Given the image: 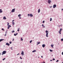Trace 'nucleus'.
<instances>
[{
  "label": "nucleus",
  "instance_id": "nucleus-1",
  "mask_svg": "<svg viewBox=\"0 0 63 63\" xmlns=\"http://www.w3.org/2000/svg\"><path fill=\"white\" fill-rule=\"evenodd\" d=\"M46 37H48V31H47V30L46 31Z\"/></svg>",
  "mask_w": 63,
  "mask_h": 63
},
{
  "label": "nucleus",
  "instance_id": "nucleus-2",
  "mask_svg": "<svg viewBox=\"0 0 63 63\" xmlns=\"http://www.w3.org/2000/svg\"><path fill=\"white\" fill-rule=\"evenodd\" d=\"M28 16H31V17H32V16H33V15H32V14H28Z\"/></svg>",
  "mask_w": 63,
  "mask_h": 63
},
{
  "label": "nucleus",
  "instance_id": "nucleus-3",
  "mask_svg": "<svg viewBox=\"0 0 63 63\" xmlns=\"http://www.w3.org/2000/svg\"><path fill=\"white\" fill-rule=\"evenodd\" d=\"M6 53V51H3V54H2V55H3V54H5Z\"/></svg>",
  "mask_w": 63,
  "mask_h": 63
},
{
  "label": "nucleus",
  "instance_id": "nucleus-4",
  "mask_svg": "<svg viewBox=\"0 0 63 63\" xmlns=\"http://www.w3.org/2000/svg\"><path fill=\"white\" fill-rule=\"evenodd\" d=\"M15 11V9H13L12 11V13H13V12H14Z\"/></svg>",
  "mask_w": 63,
  "mask_h": 63
},
{
  "label": "nucleus",
  "instance_id": "nucleus-5",
  "mask_svg": "<svg viewBox=\"0 0 63 63\" xmlns=\"http://www.w3.org/2000/svg\"><path fill=\"white\" fill-rule=\"evenodd\" d=\"M62 29L61 28L59 31V33H60V34H61V31H62Z\"/></svg>",
  "mask_w": 63,
  "mask_h": 63
},
{
  "label": "nucleus",
  "instance_id": "nucleus-6",
  "mask_svg": "<svg viewBox=\"0 0 63 63\" xmlns=\"http://www.w3.org/2000/svg\"><path fill=\"white\" fill-rule=\"evenodd\" d=\"M11 27V26L10 25H9L8 26V29H9V28H10V27Z\"/></svg>",
  "mask_w": 63,
  "mask_h": 63
},
{
  "label": "nucleus",
  "instance_id": "nucleus-7",
  "mask_svg": "<svg viewBox=\"0 0 63 63\" xmlns=\"http://www.w3.org/2000/svg\"><path fill=\"white\" fill-rule=\"evenodd\" d=\"M56 7V4L54 5L53 6V8H55V7Z\"/></svg>",
  "mask_w": 63,
  "mask_h": 63
},
{
  "label": "nucleus",
  "instance_id": "nucleus-8",
  "mask_svg": "<svg viewBox=\"0 0 63 63\" xmlns=\"http://www.w3.org/2000/svg\"><path fill=\"white\" fill-rule=\"evenodd\" d=\"M48 0V2L49 4L51 2V1L50 0Z\"/></svg>",
  "mask_w": 63,
  "mask_h": 63
},
{
  "label": "nucleus",
  "instance_id": "nucleus-9",
  "mask_svg": "<svg viewBox=\"0 0 63 63\" xmlns=\"http://www.w3.org/2000/svg\"><path fill=\"white\" fill-rule=\"evenodd\" d=\"M3 12V11L2 10V9H0V13H2Z\"/></svg>",
  "mask_w": 63,
  "mask_h": 63
},
{
  "label": "nucleus",
  "instance_id": "nucleus-10",
  "mask_svg": "<svg viewBox=\"0 0 63 63\" xmlns=\"http://www.w3.org/2000/svg\"><path fill=\"white\" fill-rule=\"evenodd\" d=\"M6 45H7V46H10V44L8 43H6Z\"/></svg>",
  "mask_w": 63,
  "mask_h": 63
},
{
  "label": "nucleus",
  "instance_id": "nucleus-11",
  "mask_svg": "<svg viewBox=\"0 0 63 63\" xmlns=\"http://www.w3.org/2000/svg\"><path fill=\"white\" fill-rule=\"evenodd\" d=\"M46 45L45 44H43L42 45V47H45V46Z\"/></svg>",
  "mask_w": 63,
  "mask_h": 63
},
{
  "label": "nucleus",
  "instance_id": "nucleus-12",
  "mask_svg": "<svg viewBox=\"0 0 63 63\" xmlns=\"http://www.w3.org/2000/svg\"><path fill=\"white\" fill-rule=\"evenodd\" d=\"M3 19H6V16H4L3 17Z\"/></svg>",
  "mask_w": 63,
  "mask_h": 63
},
{
  "label": "nucleus",
  "instance_id": "nucleus-13",
  "mask_svg": "<svg viewBox=\"0 0 63 63\" xmlns=\"http://www.w3.org/2000/svg\"><path fill=\"white\" fill-rule=\"evenodd\" d=\"M40 12V9H39L38 10V13H39Z\"/></svg>",
  "mask_w": 63,
  "mask_h": 63
},
{
  "label": "nucleus",
  "instance_id": "nucleus-14",
  "mask_svg": "<svg viewBox=\"0 0 63 63\" xmlns=\"http://www.w3.org/2000/svg\"><path fill=\"white\" fill-rule=\"evenodd\" d=\"M42 27H43V28H45V26L44 25L42 24Z\"/></svg>",
  "mask_w": 63,
  "mask_h": 63
},
{
  "label": "nucleus",
  "instance_id": "nucleus-15",
  "mask_svg": "<svg viewBox=\"0 0 63 63\" xmlns=\"http://www.w3.org/2000/svg\"><path fill=\"white\" fill-rule=\"evenodd\" d=\"M39 44H40V42H38L37 43V45H39Z\"/></svg>",
  "mask_w": 63,
  "mask_h": 63
},
{
  "label": "nucleus",
  "instance_id": "nucleus-16",
  "mask_svg": "<svg viewBox=\"0 0 63 63\" xmlns=\"http://www.w3.org/2000/svg\"><path fill=\"white\" fill-rule=\"evenodd\" d=\"M24 52H23V51H22L21 53V54H22V55H23L24 54Z\"/></svg>",
  "mask_w": 63,
  "mask_h": 63
},
{
  "label": "nucleus",
  "instance_id": "nucleus-17",
  "mask_svg": "<svg viewBox=\"0 0 63 63\" xmlns=\"http://www.w3.org/2000/svg\"><path fill=\"white\" fill-rule=\"evenodd\" d=\"M4 40V39H0V42H1V41H2Z\"/></svg>",
  "mask_w": 63,
  "mask_h": 63
},
{
  "label": "nucleus",
  "instance_id": "nucleus-18",
  "mask_svg": "<svg viewBox=\"0 0 63 63\" xmlns=\"http://www.w3.org/2000/svg\"><path fill=\"white\" fill-rule=\"evenodd\" d=\"M36 50H34L32 51V52H36Z\"/></svg>",
  "mask_w": 63,
  "mask_h": 63
},
{
  "label": "nucleus",
  "instance_id": "nucleus-19",
  "mask_svg": "<svg viewBox=\"0 0 63 63\" xmlns=\"http://www.w3.org/2000/svg\"><path fill=\"white\" fill-rule=\"evenodd\" d=\"M53 46H54L53 45H51V46L52 47H53Z\"/></svg>",
  "mask_w": 63,
  "mask_h": 63
},
{
  "label": "nucleus",
  "instance_id": "nucleus-20",
  "mask_svg": "<svg viewBox=\"0 0 63 63\" xmlns=\"http://www.w3.org/2000/svg\"><path fill=\"white\" fill-rule=\"evenodd\" d=\"M18 17H20V16H21V14H19L18 15Z\"/></svg>",
  "mask_w": 63,
  "mask_h": 63
},
{
  "label": "nucleus",
  "instance_id": "nucleus-21",
  "mask_svg": "<svg viewBox=\"0 0 63 63\" xmlns=\"http://www.w3.org/2000/svg\"><path fill=\"white\" fill-rule=\"evenodd\" d=\"M49 50L51 52H52L53 51L51 49H50Z\"/></svg>",
  "mask_w": 63,
  "mask_h": 63
},
{
  "label": "nucleus",
  "instance_id": "nucleus-22",
  "mask_svg": "<svg viewBox=\"0 0 63 63\" xmlns=\"http://www.w3.org/2000/svg\"><path fill=\"white\" fill-rule=\"evenodd\" d=\"M12 23L13 25H15V23H14V22H12Z\"/></svg>",
  "mask_w": 63,
  "mask_h": 63
},
{
  "label": "nucleus",
  "instance_id": "nucleus-23",
  "mask_svg": "<svg viewBox=\"0 0 63 63\" xmlns=\"http://www.w3.org/2000/svg\"><path fill=\"white\" fill-rule=\"evenodd\" d=\"M19 29H20L19 28L17 30V31H18V32H19Z\"/></svg>",
  "mask_w": 63,
  "mask_h": 63
},
{
  "label": "nucleus",
  "instance_id": "nucleus-24",
  "mask_svg": "<svg viewBox=\"0 0 63 63\" xmlns=\"http://www.w3.org/2000/svg\"><path fill=\"white\" fill-rule=\"evenodd\" d=\"M7 26H8L9 25V23H8V22H7Z\"/></svg>",
  "mask_w": 63,
  "mask_h": 63
},
{
  "label": "nucleus",
  "instance_id": "nucleus-25",
  "mask_svg": "<svg viewBox=\"0 0 63 63\" xmlns=\"http://www.w3.org/2000/svg\"><path fill=\"white\" fill-rule=\"evenodd\" d=\"M52 18H50V21H51V20H52Z\"/></svg>",
  "mask_w": 63,
  "mask_h": 63
},
{
  "label": "nucleus",
  "instance_id": "nucleus-26",
  "mask_svg": "<svg viewBox=\"0 0 63 63\" xmlns=\"http://www.w3.org/2000/svg\"><path fill=\"white\" fill-rule=\"evenodd\" d=\"M14 32H15V31H12V33H14Z\"/></svg>",
  "mask_w": 63,
  "mask_h": 63
},
{
  "label": "nucleus",
  "instance_id": "nucleus-27",
  "mask_svg": "<svg viewBox=\"0 0 63 63\" xmlns=\"http://www.w3.org/2000/svg\"><path fill=\"white\" fill-rule=\"evenodd\" d=\"M32 40H31V41H30V43H32Z\"/></svg>",
  "mask_w": 63,
  "mask_h": 63
},
{
  "label": "nucleus",
  "instance_id": "nucleus-28",
  "mask_svg": "<svg viewBox=\"0 0 63 63\" xmlns=\"http://www.w3.org/2000/svg\"><path fill=\"white\" fill-rule=\"evenodd\" d=\"M21 41L23 40V39H22V37H21Z\"/></svg>",
  "mask_w": 63,
  "mask_h": 63
},
{
  "label": "nucleus",
  "instance_id": "nucleus-29",
  "mask_svg": "<svg viewBox=\"0 0 63 63\" xmlns=\"http://www.w3.org/2000/svg\"><path fill=\"white\" fill-rule=\"evenodd\" d=\"M6 59V58H4V59H3L2 60L4 61V60H5V59Z\"/></svg>",
  "mask_w": 63,
  "mask_h": 63
},
{
  "label": "nucleus",
  "instance_id": "nucleus-30",
  "mask_svg": "<svg viewBox=\"0 0 63 63\" xmlns=\"http://www.w3.org/2000/svg\"><path fill=\"white\" fill-rule=\"evenodd\" d=\"M61 41H63V38H62L61 39Z\"/></svg>",
  "mask_w": 63,
  "mask_h": 63
},
{
  "label": "nucleus",
  "instance_id": "nucleus-31",
  "mask_svg": "<svg viewBox=\"0 0 63 63\" xmlns=\"http://www.w3.org/2000/svg\"><path fill=\"white\" fill-rule=\"evenodd\" d=\"M43 23H45V21H43Z\"/></svg>",
  "mask_w": 63,
  "mask_h": 63
},
{
  "label": "nucleus",
  "instance_id": "nucleus-32",
  "mask_svg": "<svg viewBox=\"0 0 63 63\" xmlns=\"http://www.w3.org/2000/svg\"><path fill=\"white\" fill-rule=\"evenodd\" d=\"M10 44H12V42H9Z\"/></svg>",
  "mask_w": 63,
  "mask_h": 63
},
{
  "label": "nucleus",
  "instance_id": "nucleus-33",
  "mask_svg": "<svg viewBox=\"0 0 63 63\" xmlns=\"http://www.w3.org/2000/svg\"><path fill=\"white\" fill-rule=\"evenodd\" d=\"M14 35L16 36V33H15L14 34Z\"/></svg>",
  "mask_w": 63,
  "mask_h": 63
},
{
  "label": "nucleus",
  "instance_id": "nucleus-34",
  "mask_svg": "<svg viewBox=\"0 0 63 63\" xmlns=\"http://www.w3.org/2000/svg\"><path fill=\"white\" fill-rule=\"evenodd\" d=\"M20 58L21 59H22V58L21 57H20Z\"/></svg>",
  "mask_w": 63,
  "mask_h": 63
},
{
  "label": "nucleus",
  "instance_id": "nucleus-35",
  "mask_svg": "<svg viewBox=\"0 0 63 63\" xmlns=\"http://www.w3.org/2000/svg\"><path fill=\"white\" fill-rule=\"evenodd\" d=\"M19 19H21V17H19Z\"/></svg>",
  "mask_w": 63,
  "mask_h": 63
},
{
  "label": "nucleus",
  "instance_id": "nucleus-36",
  "mask_svg": "<svg viewBox=\"0 0 63 63\" xmlns=\"http://www.w3.org/2000/svg\"><path fill=\"white\" fill-rule=\"evenodd\" d=\"M58 61H59L58 60H57L56 61L57 62H58Z\"/></svg>",
  "mask_w": 63,
  "mask_h": 63
},
{
  "label": "nucleus",
  "instance_id": "nucleus-37",
  "mask_svg": "<svg viewBox=\"0 0 63 63\" xmlns=\"http://www.w3.org/2000/svg\"><path fill=\"white\" fill-rule=\"evenodd\" d=\"M2 30H3V31H4V30L2 28Z\"/></svg>",
  "mask_w": 63,
  "mask_h": 63
},
{
  "label": "nucleus",
  "instance_id": "nucleus-38",
  "mask_svg": "<svg viewBox=\"0 0 63 63\" xmlns=\"http://www.w3.org/2000/svg\"><path fill=\"white\" fill-rule=\"evenodd\" d=\"M53 60H55V59H53Z\"/></svg>",
  "mask_w": 63,
  "mask_h": 63
},
{
  "label": "nucleus",
  "instance_id": "nucleus-39",
  "mask_svg": "<svg viewBox=\"0 0 63 63\" xmlns=\"http://www.w3.org/2000/svg\"><path fill=\"white\" fill-rule=\"evenodd\" d=\"M14 20H13L12 21V22H14Z\"/></svg>",
  "mask_w": 63,
  "mask_h": 63
},
{
  "label": "nucleus",
  "instance_id": "nucleus-40",
  "mask_svg": "<svg viewBox=\"0 0 63 63\" xmlns=\"http://www.w3.org/2000/svg\"><path fill=\"white\" fill-rule=\"evenodd\" d=\"M18 34V33H16V35H17Z\"/></svg>",
  "mask_w": 63,
  "mask_h": 63
},
{
  "label": "nucleus",
  "instance_id": "nucleus-41",
  "mask_svg": "<svg viewBox=\"0 0 63 63\" xmlns=\"http://www.w3.org/2000/svg\"><path fill=\"white\" fill-rule=\"evenodd\" d=\"M62 54L63 55V52L62 53Z\"/></svg>",
  "mask_w": 63,
  "mask_h": 63
},
{
  "label": "nucleus",
  "instance_id": "nucleus-42",
  "mask_svg": "<svg viewBox=\"0 0 63 63\" xmlns=\"http://www.w3.org/2000/svg\"><path fill=\"white\" fill-rule=\"evenodd\" d=\"M19 53H18V54H17V55H19Z\"/></svg>",
  "mask_w": 63,
  "mask_h": 63
},
{
  "label": "nucleus",
  "instance_id": "nucleus-43",
  "mask_svg": "<svg viewBox=\"0 0 63 63\" xmlns=\"http://www.w3.org/2000/svg\"><path fill=\"white\" fill-rule=\"evenodd\" d=\"M4 35H5V36H6V34H5Z\"/></svg>",
  "mask_w": 63,
  "mask_h": 63
},
{
  "label": "nucleus",
  "instance_id": "nucleus-44",
  "mask_svg": "<svg viewBox=\"0 0 63 63\" xmlns=\"http://www.w3.org/2000/svg\"><path fill=\"white\" fill-rule=\"evenodd\" d=\"M14 38L13 39V41H14Z\"/></svg>",
  "mask_w": 63,
  "mask_h": 63
},
{
  "label": "nucleus",
  "instance_id": "nucleus-45",
  "mask_svg": "<svg viewBox=\"0 0 63 63\" xmlns=\"http://www.w3.org/2000/svg\"><path fill=\"white\" fill-rule=\"evenodd\" d=\"M41 57H42V58H43V56H41Z\"/></svg>",
  "mask_w": 63,
  "mask_h": 63
},
{
  "label": "nucleus",
  "instance_id": "nucleus-46",
  "mask_svg": "<svg viewBox=\"0 0 63 63\" xmlns=\"http://www.w3.org/2000/svg\"><path fill=\"white\" fill-rule=\"evenodd\" d=\"M51 7H52V6H51L50 7V8H51Z\"/></svg>",
  "mask_w": 63,
  "mask_h": 63
},
{
  "label": "nucleus",
  "instance_id": "nucleus-47",
  "mask_svg": "<svg viewBox=\"0 0 63 63\" xmlns=\"http://www.w3.org/2000/svg\"><path fill=\"white\" fill-rule=\"evenodd\" d=\"M62 11H63V9H62Z\"/></svg>",
  "mask_w": 63,
  "mask_h": 63
},
{
  "label": "nucleus",
  "instance_id": "nucleus-48",
  "mask_svg": "<svg viewBox=\"0 0 63 63\" xmlns=\"http://www.w3.org/2000/svg\"><path fill=\"white\" fill-rule=\"evenodd\" d=\"M52 61V60H50V61Z\"/></svg>",
  "mask_w": 63,
  "mask_h": 63
},
{
  "label": "nucleus",
  "instance_id": "nucleus-49",
  "mask_svg": "<svg viewBox=\"0 0 63 63\" xmlns=\"http://www.w3.org/2000/svg\"><path fill=\"white\" fill-rule=\"evenodd\" d=\"M42 63H45V62Z\"/></svg>",
  "mask_w": 63,
  "mask_h": 63
},
{
  "label": "nucleus",
  "instance_id": "nucleus-50",
  "mask_svg": "<svg viewBox=\"0 0 63 63\" xmlns=\"http://www.w3.org/2000/svg\"><path fill=\"white\" fill-rule=\"evenodd\" d=\"M11 48H12V47H11Z\"/></svg>",
  "mask_w": 63,
  "mask_h": 63
},
{
  "label": "nucleus",
  "instance_id": "nucleus-51",
  "mask_svg": "<svg viewBox=\"0 0 63 63\" xmlns=\"http://www.w3.org/2000/svg\"><path fill=\"white\" fill-rule=\"evenodd\" d=\"M1 55V53H0V55Z\"/></svg>",
  "mask_w": 63,
  "mask_h": 63
},
{
  "label": "nucleus",
  "instance_id": "nucleus-52",
  "mask_svg": "<svg viewBox=\"0 0 63 63\" xmlns=\"http://www.w3.org/2000/svg\"><path fill=\"white\" fill-rule=\"evenodd\" d=\"M38 57V58H39V57Z\"/></svg>",
  "mask_w": 63,
  "mask_h": 63
},
{
  "label": "nucleus",
  "instance_id": "nucleus-53",
  "mask_svg": "<svg viewBox=\"0 0 63 63\" xmlns=\"http://www.w3.org/2000/svg\"><path fill=\"white\" fill-rule=\"evenodd\" d=\"M62 63H63V62H62Z\"/></svg>",
  "mask_w": 63,
  "mask_h": 63
}]
</instances>
